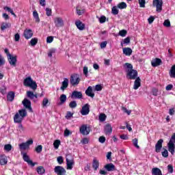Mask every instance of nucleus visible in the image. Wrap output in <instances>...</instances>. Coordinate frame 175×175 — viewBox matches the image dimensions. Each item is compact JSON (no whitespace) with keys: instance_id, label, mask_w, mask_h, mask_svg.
<instances>
[{"instance_id":"1","label":"nucleus","mask_w":175,"mask_h":175,"mask_svg":"<svg viewBox=\"0 0 175 175\" xmlns=\"http://www.w3.org/2000/svg\"><path fill=\"white\" fill-rule=\"evenodd\" d=\"M124 68L126 67V77L129 80H135L137 79V70H133V66L129 63H125L124 65Z\"/></svg>"},{"instance_id":"2","label":"nucleus","mask_w":175,"mask_h":175,"mask_svg":"<svg viewBox=\"0 0 175 175\" xmlns=\"http://www.w3.org/2000/svg\"><path fill=\"white\" fill-rule=\"evenodd\" d=\"M14 116V122L16 124H21L25 117H27V110L22 109L18 111Z\"/></svg>"},{"instance_id":"3","label":"nucleus","mask_w":175,"mask_h":175,"mask_svg":"<svg viewBox=\"0 0 175 175\" xmlns=\"http://www.w3.org/2000/svg\"><path fill=\"white\" fill-rule=\"evenodd\" d=\"M23 85H25V87H29L33 91L38 88L36 81H33L31 77H28L24 79Z\"/></svg>"},{"instance_id":"4","label":"nucleus","mask_w":175,"mask_h":175,"mask_svg":"<svg viewBox=\"0 0 175 175\" xmlns=\"http://www.w3.org/2000/svg\"><path fill=\"white\" fill-rule=\"evenodd\" d=\"M80 77L77 74H73L70 76V83L72 87H76V85H79L80 84Z\"/></svg>"},{"instance_id":"5","label":"nucleus","mask_w":175,"mask_h":175,"mask_svg":"<svg viewBox=\"0 0 175 175\" xmlns=\"http://www.w3.org/2000/svg\"><path fill=\"white\" fill-rule=\"evenodd\" d=\"M22 103L27 110H29L30 113H33V109H32V103H31V100L27 98H24V100L22 101Z\"/></svg>"},{"instance_id":"6","label":"nucleus","mask_w":175,"mask_h":175,"mask_svg":"<svg viewBox=\"0 0 175 175\" xmlns=\"http://www.w3.org/2000/svg\"><path fill=\"white\" fill-rule=\"evenodd\" d=\"M162 5H163L162 0H153V6L156 7V10L159 13L162 12Z\"/></svg>"},{"instance_id":"7","label":"nucleus","mask_w":175,"mask_h":175,"mask_svg":"<svg viewBox=\"0 0 175 175\" xmlns=\"http://www.w3.org/2000/svg\"><path fill=\"white\" fill-rule=\"evenodd\" d=\"M54 172L57 175H65L66 174V170L64 167L57 165L55 167Z\"/></svg>"},{"instance_id":"8","label":"nucleus","mask_w":175,"mask_h":175,"mask_svg":"<svg viewBox=\"0 0 175 175\" xmlns=\"http://www.w3.org/2000/svg\"><path fill=\"white\" fill-rule=\"evenodd\" d=\"M79 132L81 135H90V132H91V128L87 127V125L83 124L79 128Z\"/></svg>"},{"instance_id":"9","label":"nucleus","mask_w":175,"mask_h":175,"mask_svg":"<svg viewBox=\"0 0 175 175\" xmlns=\"http://www.w3.org/2000/svg\"><path fill=\"white\" fill-rule=\"evenodd\" d=\"M81 116H88L90 114V104H85L80 111Z\"/></svg>"},{"instance_id":"10","label":"nucleus","mask_w":175,"mask_h":175,"mask_svg":"<svg viewBox=\"0 0 175 175\" xmlns=\"http://www.w3.org/2000/svg\"><path fill=\"white\" fill-rule=\"evenodd\" d=\"M54 24L57 28H61L64 25V20L61 17H56L53 19Z\"/></svg>"},{"instance_id":"11","label":"nucleus","mask_w":175,"mask_h":175,"mask_svg":"<svg viewBox=\"0 0 175 175\" xmlns=\"http://www.w3.org/2000/svg\"><path fill=\"white\" fill-rule=\"evenodd\" d=\"M71 98L72 99H83V93L81 92L75 90L71 94Z\"/></svg>"},{"instance_id":"12","label":"nucleus","mask_w":175,"mask_h":175,"mask_svg":"<svg viewBox=\"0 0 175 175\" xmlns=\"http://www.w3.org/2000/svg\"><path fill=\"white\" fill-rule=\"evenodd\" d=\"M8 61L11 66H16L17 65V56H13L11 55L10 57H7Z\"/></svg>"},{"instance_id":"13","label":"nucleus","mask_w":175,"mask_h":175,"mask_svg":"<svg viewBox=\"0 0 175 175\" xmlns=\"http://www.w3.org/2000/svg\"><path fill=\"white\" fill-rule=\"evenodd\" d=\"M21 154L23 155V159L25 162H27L28 165H31L32 167L35 166V163H33L32 160L29 159V156H28L27 153H21Z\"/></svg>"},{"instance_id":"14","label":"nucleus","mask_w":175,"mask_h":175,"mask_svg":"<svg viewBox=\"0 0 175 175\" xmlns=\"http://www.w3.org/2000/svg\"><path fill=\"white\" fill-rule=\"evenodd\" d=\"M23 36L25 39L28 40V39H31V38H32V36H33V32L32 31L31 29H25L24 32H23Z\"/></svg>"},{"instance_id":"15","label":"nucleus","mask_w":175,"mask_h":175,"mask_svg":"<svg viewBox=\"0 0 175 175\" xmlns=\"http://www.w3.org/2000/svg\"><path fill=\"white\" fill-rule=\"evenodd\" d=\"M167 146H168V151L171 152L172 155H174L175 146H174V143H173V141H172V139L170 140Z\"/></svg>"},{"instance_id":"16","label":"nucleus","mask_w":175,"mask_h":175,"mask_svg":"<svg viewBox=\"0 0 175 175\" xmlns=\"http://www.w3.org/2000/svg\"><path fill=\"white\" fill-rule=\"evenodd\" d=\"M104 167L107 172H114L117 170V169H116V165L111 163L106 164Z\"/></svg>"},{"instance_id":"17","label":"nucleus","mask_w":175,"mask_h":175,"mask_svg":"<svg viewBox=\"0 0 175 175\" xmlns=\"http://www.w3.org/2000/svg\"><path fill=\"white\" fill-rule=\"evenodd\" d=\"M68 87H69V79H68V78H64V81L62 82L60 90H62V91H65Z\"/></svg>"},{"instance_id":"18","label":"nucleus","mask_w":175,"mask_h":175,"mask_svg":"<svg viewBox=\"0 0 175 175\" xmlns=\"http://www.w3.org/2000/svg\"><path fill=\"white\" fill-rule=\"evenodd\" d=\"M66 162L67 165L68 170H72L73 169V165H75V161L73 159H66Z\"/></svg>"},{"instance_id":"19","label":"nucleus","mask_w":175,"mask_h":175,"mask_svg":"<svg viewBox=\"0 0 175 175\" xmlns=\"http://www.w3.org/2000/svg\"><path fill=\"white\" fill-rule=\"evenodd\" d=\"M162 143H163V139H160L155 145V151L156 152H161L162 150Z\"/></svg>"},{"instance_id":"20","label":"nucleus","mask_w":175,"mask_h":175,"mask_svg":"<svg viewBox=\"0 0 175 175\" xmlns=\"http://www.w3.org/2000/svg\"><path fill=\"white\" fill-rule=\"evenodd\" d=\"M162 64V59L157 57L154 59H152L151 62V65L153 68H156V66H159Z\"/></svg>"},{"instance_id":"21","label":"nucleus","mask_w":175,"mask_h":175,"mask_svg":"<svg viewBox=\"0 0 175 175\" xmlns=\"http://www.w3.org/2000/svg\"><path fill=\"white\" fill-rule=\"evenodd\" d=\"M142 86V79L138 77L134 81L133 88L134 90H139V88Z\"/></svg>"},{"instance_id":"22","label":"nucleus","mask_w":175,"mask_h":175,"mask_svg":"<svg viewBox=\"0 0 175 175\" xmlns=\"http://www.w3.org/2000/svg\"><path fill=\"white\" fill-rule=\"evenodd\" d=\"M0 165L3 166L8 165V157L5 154L0 155Z\"/></svg>"},{"instance_id":"23","label":"nucleus","mask_w":175,"mask_h":175,"mask_svg":"<svg viewBox=\"0 0 175 175\" xmlns=\"http://www.w3.org/2000/svg\"><path fill=\"white\" fill-rule=\"evenodd\" d=\"M75 25L79 29V31H83L85 29V25L81 21H75Z\"/></svg>"},{"instance_id":"24","label":"nucleus","mask_w":175,"mask_h":175,"mask_svg":"<svg viewBox=\"0 0 175 175\" xmlns=\"http://www.w3.org/2000/svg\"><path fill=\"white\" fill-rule=\"evenodd\" d=\"M104 132L105 135H111V132H113V128H111V125L109 124H106L104 129Z\"/></svg>"},{"instance_id":"25","label":"nucleus","mask_w":175,"mask_h":175,"mask_svg":"<svg viewBox=\"0 0 175 175\" xmlns=\"http://www.w3.org/2000/svg\"><path fill=\"white\" fill-rule=\"evenodd\" d=\"M85 94L87 96H90V98H94L95 96V93L92 92V87L89 86L85 92Z\"/></svg>"},{"instance_id":"26","label":"nucleus","mask_w":175,"mask_h":175,"mask_svg":"<svg viewBox=\"0 0 175 175\" xmlns=\"http://www.w3.org/2000/svg\"><path fill=\"white\" fill-rule=\"evenodd\" d=\"M92 167L95 172L99 168V160H97L96 157H94L93 159Z\"/></svg>"},{"instance_id":"27","label":"nucleus","mask_w":175,"mask_h":175,"mask_svg":"<svg viewBox=\"0 0 175 175\" xmlns=\"http://www.w3.org/2000/svg\"><path fill=\"white\" fill-rule=\"evenodd\" d=\"M15 93L14 92H9L7 94V100L13 102L14 100Z\"/></svg>"},{"instance_id":"28","label":"nucleus","mask_w":175,"mask_h":175,"mask_svg":"<svg viewBox=\"0 0 175 175\" xmlns=\"http://www.w3.org/2000/svg\"><path fill=\"white\" fill-rule=\"evenodd\" d=\"M123 54H124V55H126L128 57L132 55V49L129 47L123 48Z\"/></svg>"},{"instance_id":"29","label":"nucleus","mask_w":175,"mask_h":175,"mask_svg":"<svg viewBox=\"0 0 175 175\" xmlns=\"http://www.w3.org/2000/svg\"><path fill=\"white\" fill-rule=\"evenodd\" d=\"M152 175H163L162 174V171L161 169L158 167H154L152 169Z\"/></svg>"},{"instance_id":"30","label":"nucleus","mask_w":175,"mask_h":175,"mask_svg":"<svg viewBox=\"0 0 175 175\" xmlns=\"http://www.w3.org/2000/svg\"><path fill=\"white\" fill-rule=\"evenodd\" d=\"M33 17L36 23H40V18H39V14L38 13V11L34 10L33 12Z\"/></svg>"},{"instance_id":"31","label":"nucleus","mask_w":175,"mask_h":175,"mask_svg":"<svg viewBox=\"0 0 175 175\" xmlns=\"http://www.w3.org/2000/svg\"><path fill=\"white\" fill-rule=\"evenodd\" d=\"M36 170H37V173L40 175L44 174V173L46 172V170H44V167H43V166L38 167Z\"/></svg>"},{"instance_id":"32","label":"nucleus","mask_w":175,"mask_h":175,"mask_svg":"<svg viewBox=\"0 0 175 175\" xmlns=\"http://www.w3.org/2000/svg\"><path fill=\"white\" fill-rule=\"evenodd\" d=\"M10 27H12V25L10 23H3L1 25V31H5L6 29L10 28Z\"/></svg>"},{"instance_id":"33","label":"nucleus","mask_w":175,"mask_h":175,"mask_svg":"<svg viewBox=\"0 0 175 175\" xmlns=\"http://www.w3.org/2000/svg\"><path fill=\"white\" fill-rule=\"evenodd\" d=\"M60 145H61V141L59 139H56L53 142V147L54 148H55V150H58Z\"/></svg>"},{"instance_id":"34","label":"nucleus","mask_w":175,"mask_h":175,"mask_svg":"<svg viewBox=\"0 0 175 175\" xmlns=\"http://www.w3.org/2000/svg\"><path fill=\"white\" fill-rule=\"evenodd\" d=\"M19 148L21 150H27V148H29L25 142H23L19 144Z\"/></svg>"},{"instance_id":"35","label":"nucleus","mask_w":175,"mask_h":175,"mask_svg":"<svg viewBox=\"0 0 175 175\" xmlns=\"http://www.w3.org/2000/svg\"><path fill=\"white\" fill-rule=\"evenodd\" d=\"M50 105V102H49V98H44L42 100V107H46Z\"/></svg>"},{"instance_id":"36","label":"nucleus","mask_w":175,"mask_h":175,"mask_svg":"<svg viewBox=\"0 0 175 175\" xmlns=\"http://www.w3.org/2000/svg\"><path fill=\"white\" fill-rule=\"evenodd\" d=\"M106 118H107V116H106V114L105 113H100L98 116V119H99V121H100V122H103L104 121H106Z\"/></svg>"},{"instance_id":"37","label":"nucleus","mask_w":175,"mask_h":175,"mask_svg":"<svg viewBox=\"0 0 175 175\" xmlns=\"http://www.w3.org/2000/svg\"><path fill=\"white\" fill-rule=\"evenodd\" d=\"M27 98H29V99H31V100H33V96H34L33 92L27 91Z\"/></svg>"},{"instance_id":"38","label":"nucleus","mask_w":175,"mask_h":175,"mask_svg":"<svg viewBox=\"0 0 175 175\" xmlns=\"http://www.w3.org/2000/svg\"><path fill=\"white\" fill-rule=\"evenodd\" d=\"M42 150H43V146L42 145H38L35 148V151H36V152H37V154H40V152H42Z\"/></svg>"},{"instance_id":"39","label":"nucleus","mask_w":175,"mask_h":175,"mask_svg":"<svg viewBox=\"0 0 175 175\" xmlns=\"http://www.w3.org/2000/svg\"><path fill=\"white\" fill-rule=\"evenodd\" d=\"M126 3L125 2H121L119 4H118V8L119 9H126Z\"/></svg>"},{"instance_id":"40","label":"nucleus","mask_w":175,"mask_h":175,"mask_svg":"<svg viewBox=\"0 0 175 175\" xmlns=\"http://www.w3.org/2000/svg\"><path fill=\"white\" fill-rule=\"evenodd\" d=\"M38 38H33L30 40V44L31 46H36L38 44Z\"/></svg>"},{"instance_id":"41","label":"nucleus","mask_w":175,"mask_h":175,"mask_svg":"<svg viewBox=\"0 0 175 175\" xmlns=\"http://www.w3.org/2000/svg\"><path fill=\"white\" fill-rule=\"evenodd\" d=\"M66 102V95L62 94L60 96V105H62V104H64Z\"/></svg>"},{"instance_id":"42","label":"nucleus","mask_w":175,"mask_h":175,"mask_svg":"<svg viewBox=\"0 0 175 175\" xmlns=\"http://www.w3.org/2000/svg\"><path fill=\"white\" fill-rule=\"evenodd\" d=\"M69 107H70V109H75L77 107V103H76L75 100L71 101L69 103Z\"/></svg>"},{"instance_id":"43","label":"nucleus","mask_w":175,"mask_h":175,"mask_svg":"<svg viewBox=\"0 0 175 175\" xmlns=\"http://www.w3.org/2000/svg\"><path fill=\"white\" fill-rule=\"evenodd\" d=\"M4 9H5V10H8L9 12V13H10L12 16H14V17H17V15H16V14H14V12L13 11V10H12V8H10L9 7H5V8H4Z\"/></svg>"},{"instance_id":"44","label":"nucleus","mask_w":175,"mask_h":175,"mask_svg":"<svg viewBox=\"0 0 175 175\" xmlns=\"http://www.w3.org/2000/svg\"><path fill=\"white\" fill-rule=\"evenodd\" d=\"M118 9L116 6H113L111 9L112 14H113L114 16H117V14H118Z\"/></svg>"},{"instance_id":"45","label":"nucleus","mask_w":175,"mask_h":175,"mask_svg":"<svg viewBox=\"0 0 175 175\" xmlns=\"http://www.w3.org/2000/svg\"><path fill=\"white\" fill-rule=\"evenodd\" d=\"M159 92V91L158 90V89L157 88H153L152 89V94L154 96H158Z\"/></svg>"},{"instance_id":"46","label":"nucleus","mask_w":175,"mask_h":175,"mask_svg":"<svg viewBox=\"0 0 175 175\" xmlns=\"http://www.w3.org/2000/svg\"><path fill=\"white\" fill-rule=\"evenodd\" d=\"M126 33H128V31H126L125 29H122L119 31L120 36H122V38L126 36Z\"/></svg>"},{"instance_id":"47","label":"nucleus","mask_w":175,"mask_h":175,"mask_svg":"<svg viewBox=\"0 0 175 175\" xmlns=\"http://www.w3.org/2000/svg\"><path fill=\"white\" fill-rule=\"evenodd\" d=\"M133 144L134 146L136 147V148H140V146H139V145L137 144L138 143V139L137 138H135L132 140Z\"/></svg>"},{"instance_id":"48","label":"nucleus","mask_w":175,"mask_h":175,"mask_svg":"<svg viewBox=\"0 0 175 175\" xmlns=\"http://www.w3.org/2000/svg\"><path fill=\"white\" fill-rule=\"evenodd\" d=\"M53 54H55V49H51L49 50V52L48 53V57L51 58V57H53Z\"/></svg>"},{"instance_id":"49","label":"nucleus","mask_w":175,"mask_h":175,"mask_svg":"<svg viewBox=\"0 0 175 175\" xmlns=\"http://www.w3.org/2000/svg\"><path fill=\"white\" fill-rule=\"evenodd\" d=\"M140 8H146V0L138 1Z\"/></svg>"},{"instance_id":"50","label":"nucleus","mask_w":175,"mask_h":175,"mask_svg":"<svg viewBox=\"0 0 175 175\" xmlns=\"http://www.w3.org/2000/svg\"><path fill=\"white\" fill-rule=\"evenodd\" d=\"M45 10H46V16H48V17H50V16H51V14H52V13H53L51 9L49 8H46L45 9Z\"/></svg>"},{"instance_id":"51","label":"nucleus","mask_w":175,"mask_h":175,"mask_svg":"<svg viewBox=\"0 0 175 175\" xmlns=\"http://www.w3.org/2000/svg\"><path fill=\"white\" fill-rule=\"evenodd\" d=\"M6 90H8V88H6V86H2L0 88V92L1 94H2V95H5V94H6Z\"/></svg>"},{"instance_id":"52","label":"nucleus","mask_w":175,"mask_h":175,"mask_svg":"<svg viewBox=\"0 0 175 175\" xmlns=\"http://www.w3.org/2000/svg\"><path fill=\"white\" fill-rule=\"evenodd\" d=\"M167 170L168 173L172 174L173 172H174V170L173 169V165L172 164H170L167 165Z\"/></svg>"},{"instance_id":"53","label":"nucleus","mask_w":175,"mask_h":175,"mask_svg":"<svg viewBox=\"0 0 175 175\" xmlns=\"http://www.w3.org/2000/svg\"><path fill=\"white\" fill-rule=\"evenodd\" d=\"M161 155L164 158H167V157H169V152H167V150L165 149L164 151L161 152Z\"/></svg>"},{"instance_id":"54","label":"nucleus","mask_w":175,"mask_h":175,"mask_svg":"<svg viewBox=\"0 0 175 175\" xmlns=\"http://www.w3.org/2000/svg\"><path fill=\"white\" fill-rule=\"evenodd\" d=\"M4 150L5 151H11L12 150V146L10 144H5L4 146Z\"/></svg>"},{"instance_id":"55","label":"nucleus","mask_w":175,"mask_h":175,"mask_svg":"<svg viewBox=\"0 0 175 175\" xmlns=\"http://www.w3.org/2000/svg\"><path fill=\"white\" fill-rule=\"evenodd\" d=\"M164 27H167V28H169L170 27V21L169 19H167L163 23Z\"/></svg>"},{"instance_id":"56","label":"nucleus","mask_w":175,"mask_h":175,"mask_svg":"<svg viewBox=\"0 0 175 175\" xmlns=\"http://www.w3.org/2000/svg\"><path fill=\"white\" fill-rule=\"evenodd\" d=\"M99 23H100V24H103L104 23H106V16H101L99 18Z\"/></svg>"},{"instance_id":"57","label":"nucleus","mask_w":175,"mask_h":175,"mask_svg":"<svg viewBox=\"0 0 175 175\" xmlns=\"http://www.w3.org/2000/svg\"><path fill=\"white\" fill-rule=\"evenodd\" d=\"M57 161L59 165H62L64 163V157L59 156L57 157Z\"/></svg>"},{"instance_id":"58","label":"nucleus","mask_w":175,"mask_h":175,"mask_svg":"<svg viewBox=\"0 0 175 175\" xmlns=\"http://www.w3.org/2000/svg\"><path fill=\"white\" fill-rule=\"evenodd\" d=\"M81 143H82V144H88V143H90V139L85 137L81 141Z\"/></svg>"},{"instance_id":"59","label":"nucleus","mask_w":175,"mask_h":175,"mask_svg":"<svg viewBox=\"0 0 175 175\" xmlns=\"http://www.w3.org/2000/svg\"><path fill=\"white\" fill-rule=\"evenodd\" d=\"M5 65V57L0 55V66Z\"/></svg>"},{"instance_id":"60","label":"nucleus","mask_w":175,"mask_h":175,"mask_svg":"<svg viewBox=\"0 0 175 175\" xmlns=\"http://www.w3.org/2000/svg\"><path fill=\"white\" fill-rule=\"evenodd\" d=\"M54 40V37L53 36H48L46 38V43H53Z\"/></svg>"},{"instance_id":"61","label":"nucleus","mask_w":175,"mask_h":175,"mask_svg":"<svg viewBox=\"0 0 175 175\" xmlns=\"http://www.w3.org/2000/svg\"><path fill=\"white\" fill-rule=\"evenodd\" d=\"M72 117H73V113H72L70 111H68L66 116V118L69 120L70 118H72Z\"/></svg>"},{"instance_id":"62","label":"nucleus","mask_w":175,"mask_h":175,"mask_svg":"<svg viewBox=\"0 0 175 175\" xmlns=\"http://www.w3.org/2000/svg\"><path fill=\"white\" fill-rule=\"evenodd\" d=\"M154 20H155V18L153 16H150L148 19V23L152 24V23H154Z\"/></svg>"},{"instance_id":"63","label":"nucleus","mask_w":175,"mask_h":175,"mask_svg":"<svg viewBox=\"0 0 175 175\" xmlns=\"http://www.w3.org/2000/svg\"><path fill=\"white\" fill-rule=\"evenodd\" d=\"M98 142L100 143H105V142H106V137H103V136H100L99 138H98Z\"/></svg>"},{"instance_id":"64","label":"nucleus","mask_w":175,"mask_h":175,"mask_svg":"<svg viewBox=\"0 0 175 175\" xmlns=\"http://www.w3.org/2000/svg\"><path fill=\"white\" fill-rule=\"evenodd\" d=\"M14 40L15 42H19L20 40V34L18 33L14 35Z\"/></svg>"}]
</instances>
